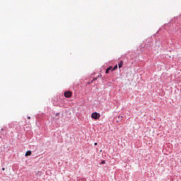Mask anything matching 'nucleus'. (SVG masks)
Masks as SVG:
<instances>
[{"mask_svg": "<svg viewBox=\"0 0 181 181\" xmlns=\"http://www.w3.org/2000/svg\"><path fill=\"white\" fill-rule=\"evenodd\" d=\"M100 117H101V115L97 112H93L91 114V118L93 119H100Z\"/></svg>", "mask_w": 181, "mask_h": 181, "instance_id": "1", "label": "nucleus"}, {"mask_svg": "<svg viewBox=\"0 0 181 181\" xmlns=\"http://www.w3.org/2000/svg\"><path fill=\"white\" fill-rule=\"evenodd\" d=\"M64 95L66 98H70V97H71V95H72L71 91L64 92Z\"/></svg>", "mask_w": 181, "mask_h": 181, "instance_id": "2", "label": "nucleus"}, {"mask_svg": "<svg viewBox=\"0 0 181 181\" xmlns=\"http://www.w3.org/2000/svg\"><path fill=\"white\" fill-rule=\"evenodd\" d=\"M112 69V66H109L107 69H106L105 73L106 74H108L110 73V71H111Z\"/></svg>", "mask_w": 181, "mask_h": 181, "instance_id": "3", "label": "nucleus"}, {"mask_svg": "<svg viewBox=\"0 0 181 181\" xmlns=\"http://www.w3.org/2000/svg\"><path fill=\"white\" fill-rule=\"evenodd\" d=\"M119 69H121L122 66H124V61H120L119 63L118 64Z\"/></svg>", "mask_w": 181, "mask_h": 181, "instance_id": "4", "label": "nucleus"}, {"mask_svg": "<svg viewBox=\"0 0 181 181\" xmlns=\"http://www.w3.org/2000/svg\"><path fill=\"white\" fill-rule=\"evenodd\" d=\"M31 155H32V151H28L25 153V156H30Z\"/></svg>", "mask_w": 181, "mask_h": 181, "instance_id": "5", "label": "nucleus"}, {"mask_svg": "<svg viewBox=\"0 0 181 181\" xmlns=\"http://www.w3.org/2000/svg\"><path fill=\"white\" fill-rule=\"evenodd\" d=\"M118 69V65H115L113 68L112 66V69L111 71H115V70H117Z\"/></svg>", "mask_w": 181, "mask_h": 181, "instance_id": "6", "label": "nucleus"}, {"mask_svg": "<svg viewBox=\"0 0 181 181\" xmlns=\"http://www.w3.org/2000/svg\"><path fill=\"white\" fill-rule=\"evenodd\" d=\"M55 115H56V117H58L57 118V119H60V112H57V113L55 114Z\"/></svg>", "mask_w": 181, "mask_h": 181, "instance_id": "7", "label": "nucleus"}, {"mask_svg": "<svg viewBox=\"0 0 181 181\" xmlns=\"http://www.w3.org/2000/svg\"><path fill=\"white\" fill-rule=\"evenodd\" d=\"M105 160H103L100 163V165H105Z\"/></svg>", "mask_w": 181, "mask_h": 181, "instance_id": "8", "label": "nucleus"}, {"mask_svg": "<svg viewBox=\"0 0 181 181\" xmlns=\"http://www.w3.org/2000/svg\"><path fill=\"white\" fill-rule=\"evenodd\" d=\"M124 117L123 116H121V115H119L118 116V118H121V119H122Z\"/></svg>", "mask_w": 181, "mask_h": 181, "instance_id": "9", "label": "nucleus"}, {"mask_svg": "<svg viewBox=\"0 0 181 181\" xmlns=\"http://www.w3.org/2000/svg\"><path fill=\"white\" fill-rule=\"evenodd\" d=\"M28 119H30V116H28Z\"/></svg>", "mask_w": 181, "mask_h": 181, "instance_id": "10", "label": "nucleus"}, {"mask_svg": "<svg viewBox=\"0 0 181 181\" xmlns=\"http://www.w3.org/2000/svg\"><path fill=\"white\" fill-rule=\"evenodd\" d=\"M94 145H95V146H97V145H98V144H97V143H95V144H94Z\"/></svg>", "mask_w": 181, "mask_h": 181, "instance_id": "11", "label": "nucleus"}, {"mask_svg": "<svg viewBox=\"0 0 181 181\" xmlns=\"http://www.w3.org/2000/svg\"><path fill=\"white\" fill-rule=\"evenodd\" d=\"M2 170H5V168H2Z\"/></svg>", "mask_w": 181, "mask_h": 181, "instance_id": "12", "label": "nucleus"}, {"mask_svg": "<svg viewBox=\"0 0 181 181\" xmlns=\"http://www.w3.org/2000/svg\"><path fill=\"white\" fill-rule=\"evenodd\" d=\"M1 131H4V128L1 129Z\"/></svg>", "mask_w": 181, "mask_h": 181, "instance_id": "13", "label": "nucleus"}]
</instances>
